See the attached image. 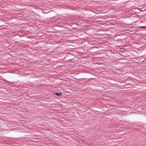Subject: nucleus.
Instances as JSON below:
<instances>
[{
    "label": "nucleus",
    "instance_id": "f257e3e1",
    "mask_svg": "<svg viewBox=\"0 0 146 146\" xmlns=\"http://www.w3.org/2000/svg\"><path fill=\"white\" fill-rule=\"evenodd\" d=\"M55 94L57 96H59L62 95L61 93H56Z\"/></svg>",
    "mask_w": 146,
    "mask_h": 146
},
{
    "label": "nucleus",
    "instance_id": "f03ea898",
    "mask_svg": "<svg viewBox=\"0 0 146 146\" xmlns=\"http://www.w3.org/2000/svg\"><path fill=\"white\" fill-rule=\"evenodd\" d=\"M141 28H145V27H143V26H141L140 27Z\"/></svg>",
    "mask_w": 146,
    "mask_h": 146
}]
</instances>
